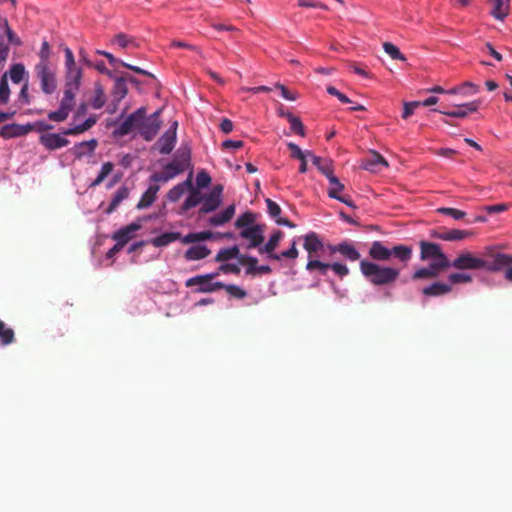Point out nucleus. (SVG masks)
Returning <instances> with one entry per match:
<instances>
[{"label": "nucleus", "mask_w": 512, "mask_h": 512, "mask_svg": "<svg viewBox=\"0 0 512 512\" xmlns=\"http://www.w3.org/2000/svg\"><path fill=\"white\" fill-rule=\"evenodd\" d=\"M113 168L114 164L112 162H105L102 165L97 177L91 182L90 187H96L100 185L104 179L113 171Z\"/></svg>", "instance_id": "obj_42"}, {"label": "nucleus", "mask_w": 512, "mask_h": 512, "mask_svg": "<svg viewBox=\"0 0 512 512\" xmlns=\"http://www.w3.org/2000/svg\"><path fill=\"white\" fill-rule=\"evenodd\" d=\"M492 5L491 15L497 20H504L509 14L510 0H488Z\"/></svg>", "instance_id": "obj_24"}, {"label": "nucleus", "mask_w": 512, "mask_h": 512, "mask_svg": "<svg viewBox=\"0 0 512 512\" xmlns=\"http://www.w3.org/2000/svg\"><path fill=\"white\" fill-rule=\"evenodd\" d=\"M472 280V276L467 273L456 272L448 275V284H450L451 286L459 283H470L472 282Z\"/></svg>", "instance_id": "obj_50"}, {"label": "nucleus", "mask_w": 512, "mask_h": 512, "mask_svg": "<svg viewBox=\"0 0 512 512\" xmlns=\"http://www.w3.org/2000/svg\"><path fill=\"white\" fill-rule=\"evenodd\" d=\"M306 270L310 273L317 272L321 276L327 275L330 270V263L322 262L318 259H308Z\"/></svg>", "instance_id": "obj_33"}, {"label": "nucleus", "mask_w": 512, "mask_h": 512, "mask_svg": "<svg viewBox=\"0 0 512 512\" xmlns=\"http://www.w3.org/2000/svg\"><path fill=\"white\" fill-rule=\"evenodd\" d=\"M437 212L442 215L450 216L455 220H461L466 215V213L464 211L456 209V208H450V207L438 208Z\"/></svg>", "instance_id": "obj_54"}, {"label": "nucleus", "mask_w": 512, "mask_h": 512, "mask_svg": "<svg viewBox=\"0 0 512 512\" xmlns=\"http://www.w3.org/2000/svg\"><path fill=\"white\" fill-rule=\"evenodd\" d=\"M452 287L443 282H433L422 289V294L428 297H437L450 293Z\"/></svg>", "instance_id": "obj_25"}, {"label": "nucleus", "mask_w": 512, "mask_h": 512, "mask_svg": "<svg viewBox=\"0 0 512 512\" xmlns=\"http://www.w3.org/2000/svg\"><path fill=\"white\" fill-rule=\"evenodd\" d=\"M97 147V140L91 139L76 143L73 147V153L76 158L81 159L86 154H92Z\"/></svg>", "instance_id": "obj_28"}, {"label": "nucleus", "mask_w": 512, "mask_h": 512, "mask_svg": "<svg viewBox=\"0 0 512 512\" xmlns=\"http://www.w3.org/2000/svg\"><path fill=\"white\" fill-rule=\"evenodd\" d=\"M31 131L32 127L30 125L10 123L0 128V137L3 139L18 138L27 135Z\"/></svg>", "instance_id": "obj_14"}, {"label": "nucleus", "mask_w": 512, "mask_h": 512, "mask_svg": "<svg viewBox=\"0 0 512 512\" xmlns=\"http://www.w3.org/2000/svg\"><path fill=\"white\" fill-rule=\"evenodd\" d=\"M223 288L230 296L235 297L237 299H243L247 295L244 289L240 288L235 284H224Z\"/></svg>", "instance_id": "obj_57"}, {"label": "nucleus", "mask_w": 512, "mask_h": 512, "mask_svg": "<svg viewBox=\"0 0 512 512\" xmlns=\"http://www.w3.org/2000/svg\"><path fill=\"white\" fill-rule=\"evenodd\" d=\"M160 111H156L149 116L146 112L142 114L141 120L138 122V133L145 141H152L158 134L161 127L159 119Z\"/></svg>", "instance_id": "obj_7"}, {"label": "nucleus", "mask_w": 512, "mask_h": 512, "mask_svg": "<svg viewBox=\"0 0 512 512\" xmlns=\"http://www.w3.org/2000/svg\"><path fill=\"white\" fill-rule=\"evenodd\" d=\"M435 278V274H433L429 269L426 267H421L414 271V273L411 275L412 280H420V279H432Z\"/></svg>", "instance_id": "obj_62"}, {"label": "nucleus", "mask_w": 512, "mask_h": 512, "mask_svg": "<svg viewBox=\"0 0 512 512\" xmlns=\"http://www.w3.org/2000/svg\"><path fill=\"white\" fill-rule=\"evenodd\" d=\"M469 235H471L469 231L460 229H451L442 232L435 231L432 233V237L443 241H458L465 239Z\"/></svg>", "instance_id": "obj_19"}, {"label": "nucleus", "mask_w": 512, "mask_h": 512, "mask_svg": "<svg viewBox=\"0 0 512 512\" xmlns=\"http://www.w3.org/2000/svg\"><path fill=\"white\" fill-rule=\"evenodd\" d=\"M106 102L104 89L100 84L95 85L94 96L90 100V105L93 109H101Z\"/></svg>", "instance_id": "obj_39"}, {"label": "nucleus", "mask_w": 512, "mask_h": 512, "mask_svg": "<svg viewBox=\"0 0 512 512\" xmlns=\"http://www.w3.org/2000/svg\"><path fill=\"white\" fill-rule=\"evenodd\" d=\"M210 183H211V177L205 170H201L197 173V176H196L197 189L206 188V187H208V185Z\"/></svg>", "instance_id": "obj_61"}, {"label": "nucleus", "mask_w": 512, "mask_h": 512, "mask_svg": "<svg viewBox=\"0 0 512 512\" xmlns=\"http://www.w3.org/2000/svg\"><path fill=\"white\" fill-rule=\"evenodd\" d=\"M327 93L332 95V96H335L337 97V99L343 103V104H349L351 103L352 101L342 92H340L337 88H335L334 86H328L327 87Z\"/></svg>", "instance_id": "obj_64"}, {"label": "nucleus", "mask_w": 512, "mask_h": 512, "mask_svg": "<svg viewBox=\"0 0 512 512\" xmlns=\"http://www.w3.org/2000/svg\"><path fill=\"white\" fill-rule=\"evenodd\" d=\"M55 64H36L34 73L40 82L41 91L46 95H52L57 89V74Z\"/></svg>", "instance_id": "obj_4"}, {"label": "nucleus", "mask_w": 512, "mask_h": 512, "mask_svg": "<svg viewBox=\"0 0 512 512\" xmlns=\"http://www.w3.org/2000/svg\"><path fill=\"white\" fill-rule=\"evenodd\" d=\"M143 113H145V108H138L136 111L128 115L126 119L115 128L113 134L115 136L122 137L130 134L135 129L137 130L138 122L141 120Z\"/></svg>", "instance_id": "obj_10"}, {"label": "nucleus", "mask_w": 512, "mask_h": 512, "mask_svg": "<svg viewBox=\"0 0 512 512\" xmlns=\"http://www.w3.org/2000/svg\"><path fill=\"white\" fill-rule=\"evenodd\" d=\"M76 93H77L76 90L65 88L64 89V93H63V97H62V99L60 101V105L59 106L63 110H66V111H68L70 113L72 111L74 105H75Z\"/></svg>", "instance_id": "obj_38"}, {"label": "nucleus", "mask_w": 512, "mask_h": 512, "mask_svg": "<svg viewBox=\"0 0 512 512\" xmlns=\"http://www.w3.org/2000/svg\"><path fill=\"white\" fill-rule=\"evenodd\" d=\"M128 94L127 79L122 74L119 78L115 79L113 89L111 92L112 98L117 101H122Z\"/></svg>", "instance_id": "obj_29"}, {"label": "nucleus", "mask_w": 512, "mask_h": 512, "mask_svg": "<svg viewBox=\"0 0 512 512\" xmlns=\"http://www.w3.org/2000/svg\"><path fill=\"white\" fill-rule=\"evenodd\" d=\"M303 239V247L308 252V259H313L314 255L325 247L319 235L314 231L307 233Z\"/></svg>", "instance_id": "obj_15"}, {"label": "nucleus", "mask_w": 512, "mask_h": 512, "mask_svg": "<svg viewBox=\"0 0 512 512\" xmlns=\"http://www.w3.org/2000/svg\"><path fill=\"white\" fill-rule=\"evenodd\" d=\"M219 275L218 272L207 273L203 275H196L186 280V287L197 286L195 292L197 293H210L223 289L224 283L220 281H213Z\"/></svg>", "instance_id": "obj_6"}, {"label": "nucleus", "mask_w": 512, "mask_h": 512, "mask_svg": "<svg viewBox=\"0 0 512 512\" xmlns=\"http://www.w3.org/2000/svg\"><path fill=\"white\" fill-rule=\"evenodd\" d=\"M311 159L313 164L318 168V170L328 178L333 174L331 161L328 159H322L319 156L311 155Z\"/></svg>", "instance_id": "obj_36"}, {"label": "nucleus", "mask_w": 512, "mask_h": 512, "mask_svg": "<svg viewBox=\"0 0 512 512\" xmlns=\"http://www.w3.org/2000/svg\"><path fill=\"white\" fill-rule=\"evenodd\" d=\"M297 257H298V250L296 248V241L295 240L292 241L291 247L289 249L281 252L280 254H271V255H269L270 259L277 260V261H279L281 258L295 259Z\"/></svg>", "instance_id": "obj_47"}, {"label": "nucleus", "mask_w": 512, "mask_h": 512, "mask_svg": "<svg viewBox=\"0 0 512 512\" xmlns=\"http://www.w3.org/2000/svg\"><path fill=\"white\" fill-rule=\"evenodd\" d=\"M235 214V205L227 206L223 211L211 216L208 224L212 227H219L229 222Z\"/></svg>", "instance_id": "obj_17"}, {"label": "nucleus", "mask_w": 512, "mask_h": 512, "mask_svg": "<svg viewBox=\"0 0 512 512\" xmlns=\"http://www.w3.org/2000/svg\"><path fill=\"white\" fill-rule=\"evenodd\" d=\"M287 147L291 151V157L298 159V160L302 159V158H306L308 156L311 157V155H312V153L310 151H302L301 148L293 142H288Z\"/></svg>", "instance_id": "obj_56"}, {"label": "nucleus", "mask_w": 512, "mask_h": 512, "mask_svg": "<svg viewBox=\"0 0 512 512\" xmlns=\"http://www.w3.org/2000/svg\"><path fill=\"white\" fill-rule=\"evenodd\" d=\"M383 49L394 60H406V57L401 53L399 48L390 42H385L383 44Z\"/></svg>", "instance_id": "obj_52"}, {"label": "nucleus", "mask_w": 512, "mask_h": 512, "mask_svg": "<svg viewBox=\"0 0 512 512\" xmlns=\"http://www.w3.org/2000/svg\"><path fill=\"white\" fill-rule=\"evenodd\" d=\"M387 161L377 152H372L371 155L364 160L362 168L370 172H378L383 167H387Z\"/></svg>", "instance_id": "obj_18"}, {"label": "nucleus", "mask_w": 512, "mask_h": 512, "mask_svg": "<svg viewBox=\"0 0 512 512\" xmlns=\"http://www.w3.org/2000/svg\"><path fill=\"white\" fill-rule=\"evenodd\" d=\"M390 253L391 257L393 256L404 265H407L413 256L412 247L403 244L394 245L392 248H390Z\"/></svg>", "instance_id": "obj_20"}, {"label": "nucleus", "mask_w": 512, "mask_h": 512, "mask_svg": "<svg viewBox=\"0 0 512 512\" xmlns=\"http://www.w3.org/2000/svg\"><path fill=\"white\" fill-rule=\"evenodd\" d=\"M191 167V148L188 145H181L173 159L163 166L161 172H155L150 177L151 182H168L176 176L184 173Z\"/></svg>", "instance_id": "obj_2"}, {"label": "nucleus", "mask_w": 512, "mask_h": 512, "mask_svg": "<svg viewBox=\"0 0 512 512\" xmlns=\"http://www.w3.org/2000/svg\"><path fill=\"white\" fill-rule=\"evenodd\" d=\"M89 129H91V128L89 127V125L84 120L80 124H77V125H75L73 127H69V128L63 129L61 134L64 135V136H75V135L82 134V133L88 131Z\"/></svg>", "instance_id": "obj_48"}, {"label": "nucleus", "mask_w": 512, "mask_h": 512, "mask_svg": "<svg viewBox=\"0 0 512 512\" xmlns=\"http://www.w3.org/2000/svg\"><path fill=\"white\" fill-rule=\"evenodd\" d=\"M65 53V88L78 91L81 85L82 69L76 65L74 54L68 47L64 49Z\"/></svg>", "instance_id": "obj_5"}, {"label": "nucleus", "mask_w": 512, "mask_h": 512, "mask_svg": "<svg viewBox=\"0 0 512 512\" xmlns=\"http://www.w3.org/2000/svg\"><path fill=\"white\" fill-rule=\"evenodd\" d=\"M448 258L447 255L442 251L441 246L434 242L421 241L420 242V259L425 260H437Z\"/></svg>", "instance_id": "obj_11"}, {"label": "nucleus", "mask_w": 512, "mask_h": 512, "mask_svg": "<svg viewBox=\"0 0 512 512\" xmlns=\"http://www.w3.org/2000/svg\"><path fill=\"white\" fill-rule=\"evenodd\" d=\"M266 206L267 212L271 218H273L275 221L276 219L280 218L279 215L281 214V208L276 202L268 198L266 199Z\"/></svg>", "instance_id": "obj_60"}, {"label": "nucleus", "mask_w": 512, "mask_h": 512, "mask_svg": "<svg viewBox=\"0 0 512 512\" xmlns=\"http://www.w3.org/2000/svg\"><path fill=\"white\" fill-rule=\"evenodd\" d=\"M359 268L363 277L374 286H390L400 275V270L396 267L380 265L366 259L360 261Z\"/></svg>", "instance_id": "obj_3"}, {"label": "nucleus", "mask_w": 512, "mask_h": 512, "mask_svg": "<svg viewBox=\"0 0 512 512\" xmlns=\"http://www.w3.org/2000/svg\"><path fill=\"white\" fill-rule=\"evenodd\" d=\"M188 187H191V174L185 181L175 185L168 191L167 199L170 202H177L183 196Z\"/></svg>", "instance_id": "obj_30"}, {"label": "nucleus", "mask_w": 512, "mask_h": 512, "mask_svg": "<svg viewBox=\"0 0 512 512\" xmlns=\"http://www.w3.org/2000/svg\"><path fill=\"white\" fill-rule=\"evenodd\" d=\"M10 96V88L7 81V74L5 73L0 79V102L7 103Z\"/></svg>", "instance_id": "obj_55"}, {"label": "nucleus", "mask_w": 512, "mask_h": 512, "mask_svg": "<svg viewBox=\"0 0 512 512\" xmlns=\"http://www.w3.org/2000/svg\"><path fill=\"white\" fill-rule=\"evenodd\" d=\"M283 237V232L280 230L275 231L267 241V243L263 246L260 245L259 252L261 254L266 253L269 255L273 254L272 252L276 249L279 244V241Z\"/></svg>", "instance_id": "obj_32"}, {"label": "nucleus", "mask_w": 512, "mask_h": 512, "mask_svg": "<svg viewBox=\"0 0 512 512\" xmlns=\"http://www.w3.org/2000/svg\"><path fill=\"white\" fill-rule=\"evenodd\" d=\"M210 253L211 251L206 245L198 244L189 247L184 257L187 261H196L208 257Z\"/></svg>", "instance_id": "obj_27"}, {"label": "nucleus", "mask_w": 512, "mask_h": 512, "mask_svg": "<svg viewBox=\"0 0 512 512\" xmlns=\"http://www.w3.org/2000/svg\"><path fill=\"white\" fill-rule=\"evenodd\" d=\"M111 42L112 44L117 45L122 49H125L131 45H135L134 38L125 33L116 34Z\"/></svg>", "instance_id": "obj_46"}, {"label": "nucleus", "mask_w": 512, "mask_h": 512, "mask_svg": "<svg viewBox=\"0 0 512 512\" xmlns=\"http://www.w3.org/2000/svg\"><path fill=\"white\" fill-rule=\"evenodd\" d=\"M326 248L330 254L338 253L345 260L350 262H356L361 258V254L356 248L354 242L350 240H344L337 244H327Z\"/></svg>", "instance_id": "obj_8"}, {"label": "nucleus", "mask_w": 512, "mask_h": 512, "mask_svg": "<svg viewBox=\"0 0 512 512\" xmlns=\"http://www.w3.org/2000/svg\"><path fill=\"white\" fill-rule=\"evenodd\" d=\"M330 270H332L340 279H343L349 274V268L346 264L341 262L330 263Z\"/></svg>", "instance_id": "obj_58"}, {"label": "nucleus", "mask_w": 512, "mask_h": 512, "mask_svg": "<svg viewBox=\"0 0 512 512\" xmlns=\"http://www.w3.org/2000/svg\"><path fill=\"white\" fill-rule=\"evenodd\" d=\"M433 112H439L443 115H446L448 117L452 118H465L467 116L466 112L464 111L461 104L455 105V109L453 110H439V109H432Z\"/></svg>", "instance_id": "obj_53"}, {"label": "nucleus", "mask_w": 512, "mask_h": 512, "mask_svg": "<svg viewBox=\"0 0 512 512\" xmlns=\"http://www.w3.org/2000/svg\"><path fill=\"white\" fill-rule=\"evenodd\" d=\"M256 215L253 212L241 214L235 221L236 228L243 230L255 226Z\"/></svg>", "instance_id": "obj_37"}, {"label": "nucleus", "mask_w": 512, "mask_h": 512, "mask_svg": "<svg viewBox=\"0 0 512 512\" xmlns=\"http://www.w3.org/2000/svg\"><path fill=\"white\" fill-rule=\"evenodd\" d=\"M176 132L167 130L158 140L159 152L161 154H169L176 144Z\"/></svg>", "instance_id": "obj_23"}, {"label": "nucleus", "mask_w": 512, "mask_h": 512, "mask_svg": "<svg viewBox=\"0 0 512 512\" xmlns=\"http://www.w3.org/2000/svg\"><path fill=\"white\" fill-rule=\"evenodd\" d=\"M450 266L458 270H484L490 273L503 272L504 279L512 283V254L495 251L487 248L481 256L470 252L459 254Z\"/></svg>", "instance_id": "obj_1"}, {"label": "nucleus", "mask_w": 512, "mask_h": 512, "mask_svg": "<svg viewBox=\"0 0 512 512\" xmlns=\"http://www.w3.org/2000/svg\"><path fill=\"white\" fill-rule=\"evenodd\" d=\"M89 129H91V128L89 127V125L84 120L80 124H77V125H75L73 127H69V128L63 129L61 134L64 135V136H75V135L82 134V133L88 131Z\"/></svg>", "instance_id": "obj_49"}, {"label": "nucleus", "mask_w": 512, "mask_h": 512, "mask_svg": "<svg viewBox=\"0 0 512 512\" xmlns=\"http://www.w3.org/2000/svg\"><path fill=\"white\" fill-rule=\"evenodd\" d=\"M369 256L374 261H388L391 258L390 248L384 246L381 241H374L369 248Z\"/></svg>", "instance_id": "obj_16"}, {"label": "nucleus", "mask_w": 512, "mask_h": 512, "mask_svg": "<svg viewBox=\"0 0 512 512\" xmlns=\"http://www.w3.org/2000/svg\"><path fill=\"white\" fill-rule=\"evenodd\" d=\"M137 229L138 225L136 224H130L122 227L113 233L112 239L115 240L119 246L124 247V245L133 237V234Z\"/></svg>", "instance_id": "obj_26"}, {"label": "nucleus", "mask_w": 512, "mask_h": 512, "mask_svg": "<svg viewBox=\"0 0 512 512\" xmlns=\"http://www.w3.org/2000/svg\"><path fill=\"white\" fill-rule=\"evenodd\" d=\"M233 258H240V259L244 258L243 255H239V248H238V246H232V247H229V248L221 249L217 253V255L215 257V260L217 262H224V261L231 260Z\"/></svg>", "instance_id": "obj_35"}, {"label": "nucleus", "mask_w": 512, "mask_h": 512, "mask_svg": "<svg viewBox=\"0 0 512 512\" xmlns=\"http://www.w3.org/2000/svg\"><path fill=\"white\" fill-rule=\"evenodd\" d=\"M39 143L49 151L66 147L70 141L58 133H45L39 137Z\"/></svg>", "instance_id": "obj_12"}, {"label": "nucleus", "mask_w": 512, "mask_h": 512, "mask_svg": "<svg viewBox=\"0 0 512 512\" xmlns=\"http://www.w3.org/2000/svg\"><path fill=\"white\" fill-rule=\"evenodd\" d=\"M189 194L186 197L185 201L182 204V210L188 211L192 208H195L198 205H202L204 194L201 191L193 186L191 183V187H188Z\"/></svg>", "instance_id": "obj_21"}, {"label": "nucleus", "mask_w": 512, "mask_h": 512, "mask_svg": "<svg viewBox=\"0 0 512 512\" xmlns=\"http://www.w3.org/2000/svg\"><path fill=\"white\" fill-rule=\"evenodd\" d=\"M451 267L450 266V261L448 258H445L443 260L441 259H437V260H432V262H430L428 264V266H426L427 269H429L433 274H435V278L439 276L440 272Z\"/></svg>", "instance_id": "obj_43"}, {"label": "nucleus", "mask_w": 512, "mask_h": 512, "mask_svg": "<svg viewBox=\"0 0 512 512\" xmlns=\"http://www.w3.org/2000/svg\"><path fill=\"white\" fill-rule=\"evenodd\" d=\"M263 226L255 225L250 228L240 230L239 236L249 241L248 248H259L264 241Z\"/></svg>", "instance_id": "obj_13"}, {"label": "nucleus", "mask_w": 512, "mask_h": 512, "mask_svg": "<svg viewBox=\"0 0 512 512\" xmlns=\"http://www.w3.org/2000/svg\"><path fill=\"white\" fill-rule=\"evenodd\" d=\"M286 119L290 123V128L294 133L302 137L305 135L304 126L299 117L293 115L291 112H287Z\"/></svg>", "instance_id": "obj_44"}, {"label": "nucleus", "mask_w": 512, "mask_h": 512, "mask_svg": "<svg viewBox=\"0 0 512 512\" xmlns=\"http://www.w3.org/2000/svg\"><path fill=\"white\" fill-rule=\"evenodd\" d=\"M129 197V189L126 186H121L113 195L111 202L106 209V213L111 214L117 207Z\"/></svg>", "instance_id": "obj_31"}, {"label": "nucleus", "mask_w": 512, "mask_h": 512, "mask_svg": "<svg viewBox=\"0 0 512 512\" xmlns=\"http://www.w3.org/2000/svg\"><path fill=\"white\" fill-rule=\"evenodd\" d=\"M459 88L461 89V94L465 96L474 95L479 91L478 86L469 81L459 85Z\"/></svg>", "instance_id": "obj_63"}, {"label": "nucleus", "mask_w": 512, "mask_h": 512, "mask_svg": "<svg viewBox=\"0 0 512 512\" xmlns=\"http://www.w3.org/2000/svg\"><path fill=\"white\" fill-rule=\"evenodd\" d=\"M180 237L181 234L179 232H165L153 239V245L155 247H164L180 239Z\"/></svg>", "instance_id": "obj_34"}, {"label": "nucleus", "mask_w": 512, "mask_h": 512, "mask_svg": "<svg viewBox=\"0 0 512 512\" xmlns=\"http://www.w3.org/2000/svg\"><path fill=\"white\" fill-rule=\"evenodd\" d=\"M327 179L329 181V188L327 192L328 196L332 199L338 198V196H340V192L344 190V185L334 174L329 176Z\"/></svg>", "instance_id": "obj_40"}, {"label": "nucleus", "mask_w": 512, "mask_h": 512, "mask_svg": "<svg viewBox=\"0 0 512 512\" xmlns=\"http://www.w3.org/2000/svg\"><path fill=\"white\" fill-rule=\"evenodd\" d=\"M223 186L215 185L208 194H204L200 214L214 212L222 203Z\"/></svg>", "instance_id": "obj_9"}, {"label": "nucleus", "mask_w": 512, "mask_h": 512, "mask_svg": "<svg viewBox=\"0 0 512 512\" xmlns=\"http://www.w3.org/2000/svg\"><path fill=\"white\" fill-rule=\"evenodd\" d=\"M69 116V112L66 110H63L60 106L59 109L56 111H50L47 115L48 119L50 121L54 122H63L65 121Z\"/></svg>", "instance_id": "obj_59"}, {"label": "nucleus", "mask_w": 512, "mask_h": 512, "mask_svg": "<svg viewBox=\"0 0 512 512\" xmlns=\"http://www.w3.org/2000/svg\"><path fill=\"white\" fill-rule=\"evenodd\" d=\"M50 45L48 41L44 40L41 44L40 50L38 52L39 61L37 64H53L50 61Z\"/></svg>", "instance_id": "obj_51"}, {"label": "nucleus", "mask_w": 512, "mask_h": 512, "mask_svg": "<svg viewBox=\"0 0 512 512\" xmlns=\"http://www.w3.org/2000/svg\"><path fill=\"white\" fill-rule=\"evenodd\" d=\"M0 341L6 346L14 342V331L0 320Z\"/></svg>", "instance_id": "obj_45"}, {"label": "nucleus", "mask_w": 512, "mask_h": 512, "mask_svg": "<svg viewBox=\"0 0 512 512\" xmlns=\"http://www.w3.org/2000/svg\"><path fill=\"white\" fill-rule=\"evenodd\" d=\"M26 74L25 66L22 63L13 64L9 70V76L13 83H20Z\"/></svg>", "instance_id": "obj_41"}, {"label": "nucleus", "mask_w": 512, "mask_h": 512, "mask_svg": "<svg viewBox=\"0 0 512 512\" xmlns=\"http://www.w3.org/2000/svg\"><path fill=\"white\" fill-rule=\"evenodd\" d=\"M159 190H160L159 185L151 184L147 188V190L142 194L139 202L136 205V208L141 210V209H146V208L150 207L156 200L157 193Z\"/></svg>", "instance_id": "obj_22"}]
</instances>
